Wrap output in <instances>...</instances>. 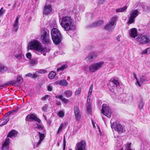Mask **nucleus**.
<instances>
[{"label":"nucleus","mask_w":150,"mask_h":150,"mask_svg":"<svg viewBox=\"0 0 150 150\" xmlns=\"http://www.w3.org/2000/svg\"><path fill=\"white\" fill-rule=\"evenodd\" d=\"M9 139H6L4 143L2 144V150H9Z\"/></svg>","instance_id":"obj_18"},{"label":"nucleus","mask_w":150,"mask_h":150,"mask_svg":"<svg viewBox=\"0 0 150 150\" xmlns=\"http://www.w3.org/2000/svg\"><path fill=\"white\" fill-rule=\"evenodd\" d=\"M64 94L67 98L71 97L72 94V91L70 90H66L64 91Z\"/></svg>","instance_id":"obj_24"},{"label":"nucleus","mask_w":150,"mask_h":150,"mask_svg":"<svg viewBox=\"0 0 150 150\" xmlns=\"http://www.w3.org/2000/svg\"><path fill=\"white\" fill-rule=\"evenodd\" d=\"M59 143H58L57 144V146H59Z\"/></svg>","instance_id":"obj_60"},{"label":"nucleus","mask_w":150,"mask_h":150,"mask_svg":"<svg viewBox=\"0 0 150 150\" xmlns=\"http://www.w3.org/2000/svg\"><path fill=\"white\" fill-rule=\"evenodd\" d=\"M41 38L42 42L45 44H48L50 43V38L49 32L47 30H44L42 32Z\"/></svg>","instance_id":"obj_9"},{"label":"nucleus","mask_w":150,"mask_h":150,"mask_svg":"<svg viewBox=\"0 0 150 150\" xmlns=\"http://www.w3.org/2000/svg\"><path fill=\"white\" fill-rule=\"evenodd\" d=\"M133 75L134 76V78L136 80H137V79H138L136 76V74L134 72L133 73Z\"/></svg>","instance_id":"obj_54"},{"label":"nucleus","mask_w":150,"mask_h":150,"mask_svg":"<svg viewBox=\"0 0 150 150\" xmlns=\"http://www.w3.org/2000/svg\"><path fill=\"white\" fill-rule=\"evenodd\" d=\"M4 85H1L0 86V89H2L4 87Z\"/></svg>","instance_id":"obj_59"},{"label":"nucleus","mask_w":150,"mask_h":150,"mask_svg":"<svg viewBox=\"0 0 150 150\" xmlns=\"http://www.w3.org/2000/svg\"><path fill=\"white\" fill-rule=\"evenodd\" d=\"M146 51H147V53L149 54L150 53V48H148L147 49Z\"/></svg>","instance_id":"obj_52"},{"label":"nucleus","mask_w":150,"mask_h":150,"mask_svg":"<svg viewBox=\"0 0 150 150\" xmlns=\"http://www.w3.org/2000/svg\"><path fill=\"white\" fill-rule=\"evenodd\" d=\"M55 83L64 86H67L69 84V83L65 80H62L56 81Z\"/></svg>","instance_id":"obj_20"},{"label":"nucleus","mask_w":150,"mask_h":150,"mask_svg":"<svg viewBox=\"0 0 150 150\" xmlns=\"http://www.w3.org/2000/svg\"><path fill=\"white\" fill-rule=\"evenodd\" d=\"M121 37V35H119L116 37V40L118 42H120V38Z\"/></svg>","instance_id":"obj_50"},{"label":"nucleus","mask_w":150,"mask_h":150,"mask_svg":"<svg viewBox=\"0 0 150 150\" xmlns=\"http://www.w3.org/2000/svg\"><path fill=\"white\" fill-rule=\"evenodd\" d=\"M104 63L103 62H100L91 64L88 67V70L90 72L93 73L103 67Z\"/></svg>","instance_id":"obj_7"},{"label":"nucleus","mask_w":150,"mask_h":150,"mask_svg":"<svg viewBox=\"0 0 150 150\" xmlns=\"http://www.w3.org/2000/svg\"><path fill=\"white\" fill-rule=\"evenodd\" d=\"M98 128L99 129V130H100V127L99 126H98Z\"/></svg>","instance_id":"obj_63"},{"label":"nucleus","mask_w":150,"mask_h":150,"mask_svg":"<svg viewBox=\"0 0 150 150\" xmlns=\"http://www.w3.org/2000/svg\"><path fill=\"white\" fill-rule=\"evenodd\" d=\"M136 40L140 45L146 44L150 42L149 36L144 34L139 35Z\"/></svg>","instance_id":"obj_5"},{"label":"nucleus","mask_w":150,"mask_h":150,"mask_svg":"<svg viewBox=\"0 0 150 150\" xmlns=\"http://www.w3.org/2000/svg\"><path fill=\"white\" fill-rule=\"evenodd\" d=\"M61 100L64 103H67L69 102V101H68V100H67L66 98H64L63 97V98Z\"/></svg>","instance_id":"obj_41"},{"label":"nucleus","mask_w":150,"mask_h":150,"mask_svg":"<svg viewBox=\"0 0 150 150\" xmlns=\"http://www.w3.org/2000/svg\"><path fill=\"white\" fill-rule=\"evenodd\" d=\"M92 125H93V127L94 128L95 127V124H94V122L93 121V120H92Z\"/></svg>","instance_id":"obj_56"},{"label":"nucleus","mask_w":150,"mask_h":150,"mask_svg":"<svg viewBox=\"0 0 150 150\" xmlns=\"http://www.w3.org/2000/svg\"><path fill=\"white\" fill-rule=\"evenodd\" d=\"M97 56V54L96 52H93L88 56L85 58V60L88 62H91L93 61Z\"/></svg>","instance_id":"obj_15"},{"label":"nucleus","mask_w":150,"mask_h":150,"mask_svg":"<svg viewBox=\"0 0 150 150\" xmlns=\"http://www.w3.org/2000/svg\"><path fill=\"white\" fill-rule=\"evenodd\" d=\"M10 4H8V6H10Z\"/></svg>","instance_id":"obj_64"},{"label":"nucleus","mask_w":150,"mask_h":150,"mask_svg":"<svg viewBox=\"0 0 150 150\" xmlns=\"http://www.w3.org/2000/svg\"><path fill=\"white\" fill-rule=\"evenodd\" d=\"M129 34L132 38H134L137 35V30L136 28H132L129 30Z\"/></svg>","instance_id":"obj_19"},{"label":"nucleus","mask_w":150,"mask_h":150,"mask_svg":"<svg viewBox=\"0 0 150 150\" xmlns=\"http://www.w3.org/2000/svg\"><path fill=\"white\" fill-rule=\"evenodd\" d=\"M17 135V132L15 130H13L10 131L8 133L7 137L12 138L15 137Z\"/></svg>","instance_id":"obj_21"},{"label":"nucleus","mask_w":150,"mask_h":150,"mask_svg":"<svg viewBox=\"0 0 150 150\" xmlns=\"http://www.w3.org/2000/svg\"><path fill=\"white\" fill-rule=\"evenodd\" d=\"M127 8V6H125L123 7L117 9L116 11L117 13L120 12H123L126 10Z\"/></svg>","instance_id":"obj_26"},{"label":"nucleus","mask_w":150,"mask_h":150,"mask_svg":"<svg viewBox=\"0 0 150 150\" xmlns=\"http://www.w3.org/2000/svg\"><path fill=\"white\" fill-rule=\"evenodd\" d=\"M17 81L18 83H22L23 81V79L20 76H18L17 78Z\"/></svg>","instance_id":"obj_34"},{"label":"nucleus","mask_w":150,"mask_h":150,"mask_svg":"<svg viewBox=\"0 0 150 150\" xmlns=\"http://www.w3.org/2000/svg\"><path fill=\"white\" fill-rule=\"evenodd\" d=\"M93 84H92L91 85V87L89 89L88 93V95L89 96H91V95L92 92V91L93 89Z\"/></svg>","instance_id":"obj_37"},{"label":"nucleus","mask_w":150,"mask_h":150,"mask_svg":"<svg viewBox=\"0 0 150 150\" xmlns=\"http://www.w3.org/2000/svg\"><path fill=\"white\" fill-rule=\"evenodd\" d=\"M60 23L62 26L66 31L74 30L75 29V27L74 25L72 20L69 16L63 17Z\"/></svg>","instance_id":"obj_3"},{"label":"nucleus","mask_w":150,"mask_h":150,"mask_svg":"<svg viewBox=\"0 0 150 150\" xmlns=\"http://www.w3.org/2000/svg\"><path fill=\"white\" fill-rule=\"evenodd\" d=\"M86 110L88 113L91 112V107L90 104H88L86 105Z\"/></svg>","instance_id":"obj_32"},{"label":"nucleus","mask_w":150,"mask_h":150,"mask_svg":"<svg viewBox=\"0 0 150 150\" xmlns=\"http://www.w3.org/2000/svg\"><path fill=\"white\" fill-rule=\"evenodd\" d=\"M37 60L34 59H32L30 62V64L31 65H33L38 63Z\"/></svg>","instance_id":"obj_30"},{"label":"nucleus","mask_w":150,"mask_h":150,"mask_svg":"<svg viewBox=\"0 0 150 150\" xmlns=\"http://www.w3.org/2000/svg\"><path fill=\"white\" fill-rule=\"evenodd\" d=\"M8 70L7 67L3 64H0V72L3 73Z\"/></svg>","instance_id":"obj_23"},{"label":"nucleus","mask_w":150,"mask_h":150,"mask_svg":"<svg viewBox=\"0 0 150 150\" xmlns=\"http://www.w3.org/2000/svg\"><path fill=\"white\" fill-rule=\"evenodd\" d=\"M46 72V71L44 69H41L39 71V73L41 74H44Z\"/></svg>","instance_id":"obj_46"},{"label":"nucleus","mask_w":150,"mask_h":150,"mask_svg":"<svg viewBox=\"0 0 150 150\" xmlns=\"http://www.w3.org/2000/svg\"><path fill=\"white\" fill-rule=\"evenodd\" d=\"M66 144V141L65 140V139L64 138V144H63V150H65V149Z\"/></svg>","instance_id":"obj_48"},{"label":"nucleus","mask_w":150,"mask_h":150,"mask_svg":"<svg viewBox=\"0 0 150 150\" xmlns=\"http://www.w3.org/2000/svg\"><path fill=\"white\" fill-rule=\"evenodd\" d=\"M142 54H147V51H146V49H145L144 50L143 52H142Z\"/></svg>","instance_id":"obj_51"},{"label":"nucleus","mask_w":150,"mask_h":150,"mask_svg":"<svg viewBox=\"0 0 150 150\" xmlns=\"http://www.w3.org/2000/svg\"><path fill=\"white\" fill-rule=\"evenodd\" d=\"M139 81L141 83H143L148 81L146 77L144 76H142L140 78Z\"/></svg>","instance_id":"obj_25"},{"label":"nucleus","mask_w":150,"mask_h":150,"mask_svg":"<svg viewBox=\"0 0 150 150\" xmlns=\"http://www.w3.org/2000/svg\"><path fill=\"white\" fill-rule=\"evenodd\" d=\"M137 80V82H136V84L137 83L138 84V85H139V86L140 87L141 85H140L139 82L138 81V79H137V80Z\"/></svg>","instance_id":"obj_55"},{"label":"nucleus","mask_w":150,"mask_h":150,"mask_svg":"<svg viewBox=\"0 0 150 150\" xmlns=\"http://www.w3.org/2000/svg\"><path fill=\"white\" fill-rule=\"evenodd\" d=\"M49 96L47 95H46L44 96V97H42L41 100H46L47 98H48Z\"/></svg>","instance_id":"obj_40"},{"label":"nucleus","mask_w":150,"mask_h":150,"mask_svg":"<svg viewBox=\"0 0 150 150\" xmlns=\"http://www.w3.org/2000/svg\"><path fill=\"white\" fill-rule=\"evenodd\" d=\"M74 111L75 120L76 121H79L81 118V115L80 110L77 106L74 107Z\"/></svg>","instance_id":"obj_13"},{"label":"nucleus","mask_w":150,"mask_h":150,"mask_svg":"<svg viewBox=\"0 0 150 150\" xmlns=\"http://www.w3.org/2000/svg\"><path fill=\"white\" fill-rule=\"evenodd\" d=\"M91 96L89 95H88L87 97V102L88 104H90V102Z\"/></svg>","instance_id":"obj_45"},{"label":"nucleus","mask_w":150,"mask_h":150,"mask_svg":"<svg viewBox=\"0 0 150 150\" xmlns=\"http://www.w3.org/2000/svg\"><path fill=\"white\" fill-rule=\"evenodd\" d=\"M69 78H70V77H69L68 76V77H67V79H69Z\"/></svg>","instance_id":"obj_62"},{"label":"nucleus","mask_w":150,"mask_h":150,"mask_svg":"<svg viewBox=\"0 0 150 150\" xmlns=\"http://www.w3.org/2000/svg\"><path fill=\"white\" fill-rule=\"evenodd\" d=\"M112 82L115 84L116 86H119V83L118 81L117 80L114 79L112 81Z\"/></svg>","instance_id":"obj_39"},{"label":"nucleus","mask_w":150,"mask_h":150,"mask_svg":"<svg viewBox=\"0 0 150 150\" xmlns=\"http://www.w3.org/2000/svg\"><path fill=\"white\" fill-rule=\"evenodd\" d=\"M67 66L66 65H63L61 66V67L57 69V71H59L63 70L64 69L67 67Z\"/></svg>","instance_id":"obj_28"},{"label":"nucleus","mask_w":150,"mask_h":150,"mask_svg":"<svg viewBox=\"0 0 150 150\" xmlns=\"http://www.w3.org/2000/svg\"><path fill=\"white\" fill-rule=\"evenodd\" d=\"M52 87L51 85H49L47 86V90L49 91H51L52 90Z\"/></svg>","instance_id":"obj_47"},{"label":"nucleus","mask_w":150,"mask_h":150,"mask_svg":"<svg viewBox=\"0 0 150 150\" xmlns=\"http://www.w3.org/2000/svg\"><path fill=\"white\" fill-rule=\"evenodd\" d=\"M55 76V73L53 71H52L49 74L48 77L50 79H52L54 78Z\"/></svg>","instance_id":"obj_27"},{"label":"nucleus","mask_w":150,"mask_h":150,"mask_svg":"<svg viewBox=\"0 0 150 150\" xmlns=\"http://www.w3.org/2000/svg\"><path fill=\"white\" fill-rule=\"evenodd\" d=\"M118 19V17L115 16L110 19L109 23L105 26V28L108 30H111L113 29L116 24V22Z\"/></svg>","instance_id":"obj_8"},{"label":"nucleus","mask_w":150,"mask_h":150,"mask_svg":"<svg viewBox=\"0 0 150 150\" xmlns=\"http://www.w3.org/2000/svg\"><path fill=\"white\" fill-rule=\"evenodd\" d=\"M64 112L62 111H60L58 113V115L60 117H64Z\"/></svg>","instance_id":"obj_36"},{"label":"nucleus","mask_w":150,"mask_h":150,"mask_svg":"<svg viewBox=\"0 0 150 150\" xmlns=\"http://www.w3.org/2000/svg\"><path fill=\"white\" fill-rule=\"evenodd\" d=\"M86 144L85 141L82 140L81 142L77 143L75 147L76 150H86Z\"/></svg>","instance_id":"obj_12"},{"label":"nucleus","mask_w":150,"mask_h":150,"mask_svg":"<svg viewBox=\"0 0 150 150\" xmlns=\"http://www.w3.org/2000/svg\"><path fill=\"white\" fill-rule=\"evenodd\" d=\"M29 116L30 119L33 120L38 122L36 123V126L35 127L38 129L40 131L38 132V134L36 135L34 138L33 141V148H35L38 146L44 139L45 137V129L40 124V120L35 115L31 114Z\"/></svg>","instance_id":"obj_1"},{"label":"nucleus","mask_w":150,"mask_h":150,"mask_svg":"<svg viewBox=\"0 0 150 150\" xmlns=\"http://www.w3.org/2000/svg\"><path fill=\"white\" fill-rule=\"evenodd\" d=\"M63 97V96L62 95H58L55 96V97L57 99H59L61 100Z\"/></svg>","instance_id":"obj_43"},{"label":"nucleus","mask_w":150,"mask_h":150,"mask_svg":"<svg viewBox=\"0 0 150 150\" xmlns=\"http://www.w3.org/2000/svg\"><path fill=\"white\" fill-rule=\"evenodd\" d=\"M15 57L18 60H20L22 58V51L19 49L16 50L14 53Z\"/></svg>","instance_id":"obj_17"},{"label":"nucleus","mask_w":150,"mask_h":150,"mask_svg":"<svg viewBox=\"0 0 150 150\" xmlns=\"http://www.w3.org/2000/svg\"><path fill=\"white\" fill-rule=\"evenodd\" d=\"M38 75L36 74V72L35 73L33 74L32 75V78L33 79H35L38 78Z\"/></svg>","instance_id":"obj_44"},{"label":"nucleus","mask_w":150,"mask_h":150,"mask_svg":"<svg viewBox=\"0 0 150 150\" xmlns=\"http://www.w3.org/2000/svg\"><path fill=\"white\" fill-rule=\"evenodd\" d=\"M140 13L138 9L132 10L129 13V16L127 23L131 24L134 21V19Z\"/></svg>","instance_id":"obj_10"},{"label":"nucleus","mask_w":150,"mask_h":150,"mask_svg":"<svg viewBox=\"0 0 150 150\" xmlns=\"http://www.w3.org/2000/svg\"><path fill=\"white\" fill-rule=\"evenodd\" d=\"M52 39L54 44L58 45L61 42L62 36L61 33L57 29L53 28L51 31Z\"/></svg>","instance_id":"obj_4"},{"label":"nucleus","mask_w":150,"mask_h":150,"mask_svg":"<svg viewBox=\"0 0 150 150\" xmlns=\"http://www.w3.org/2000/svg\"><path fill=\"white\" fill-rule=\"evenodd\" d=\"M44 117H45V119L47 120V117L45 116H44Z\"/></svg>","instance_id":"obj_61"},{"label":"nucleus","mask_w":150,"mask_h":150,"mask_svg":"<svg viewBox=\"0 0 150 150\" xmlns=\"http://www.w3.org/2000/svg\"><path fill=\"white\" fill-rule=\"evenodd\" d=\"M103 23V20H99L93 23L91 25V27H95L97 26L100 25Z\"/></svg>","instance_id":"obj_22"},{"label":"nucleus","mask_w":150,"mask_h":150,"mask_svg":"<svg viewBox=\"0 0 150 150\" xmlns=\"http://www.w3.org/2000/svg\"><path fill=\"white\" fill-rule=\"evenodd\" d=\"M18 110V108H16L14 110H12L10 112H8L6 114H8V115H10L11 114H13L14 112H17Z\"/></svg>","instance_id":"obj_33"},{"label":"nucleus","mask_w":150,"mask_h":150,"mask_svg":"<svg viewBox=\"0 0 150 150\" xmlns=\"http://www.w3.org/2000/svg\"><path fill=\"white\" fill-rule=\"evenodd\" d=\"M138 106L139 108V109L140 110H141L143 107L144 104L142 101V100H140L138 103Z\"/></svg>","instance_id":"obj_29"},{"label":"nucleus","mask_w":150,"mask_h":150,"mask_svg":"<svg viewBox=\"0 0 150 150\" xmlns=\"http://www.w3.org/2000/svg\"><path fill=\"white\" fill-rule=\"evenodd\" d=\"M34 49L42 53L44 56L46 53L49 52V50L46 47H42L40 43L37 40H34L29 43L28 46V50Z\"/></svg>","instance_id":"obj_2"},{"label":"nucleus","mask_w":150,"mask_h":150,"mask_svg":"<svg viewBox=\"0 0 150 150\" xmlns=\"http://www.w3.org/2000/svg\"><path fill=\"white\" fill-rule=\"evenodd\" d=\"M52 10V6L50 4H47L46 3L44 7L43 14L47 15L51 12Z\"/></svg>","instance_id":"obj_14"},{"label":"nucleus","mask_w":150,"mask_h":150,"mask_svg":"<svg viewBox=\"0 0 150 150\" xmlns=\"http://www.w3.org/2000/svg\"><path fill=\"white\" fill-rule=\"evenodd\" d=\"M102 113L109 118L110 117L112 113L110 107L106 104H103L102 105Z\"/></svg>","instance_id":"obj_11"},{"label":"nucleus","mask_w":150,"mask_h":150,"mask_svg":"<svg viewBox=\"0 0 150 150\" xmlns=\"http://www.w3.org/2000/svg\"><path fill=\"white\" fill-rule=\"evenodd\" d=\"M56 104L57 105H59L61 104V103L59 102H58L56 103Z\"/></svg>","instance_id":"obj_58"},{"label":"nucleus","mask_w":150,"mask_h":150,"mask_svg":"<svg viewBox=\"0 0 150 150\" xmlns=\"http://www.w3.org/2000/svg\"><path fill=\"white\" fill-rule=\"evenodd\" d=\"M64 126V124L63 123H62L61 124L58 130L57 134H58L59 132L62 130Z\"/></svg>","instance_id":"obj_38"},{"label":"nucleus","mask_w":150,"mask_h":150,"mask_svg":"<svg viewBox=\"0 0 150 150\" xmlns=\"http://www.w3.org/2000/svg\"><path fill=\"white\" fill-rule=\"evenodd\" d=\"M47 107L46 105H45L42 108V109L44 111H45L47 109Z\"/></svg>","instance_id":"obj_49"},{"label":"nucleus","mask_w":150,"mask_h":150,"mask_svg":"<svg viewBox=\"0 0 150 150\" xmlns=\"http://www.w3.org/2000/svg\"><path fill=\"white\" fill-rule=\"evenodd\" d=\"M83 69L85 71H87L88 70V68L86 66L84 67L83 68Z\"/></svg>","instance_id":"obj_57"},{"label":"nucleus","mask_w":150,"mask_h":150,"mask_svg":"<svg viewBox=\"0 0 150 150\" xmlns=\"http://www.w3.org/2000/svg\"><path fill=\"white\" fill-rule=\"evenodd\" d=\"M20 16V15H18L13 23L12 30L16 32L19 27V20Z\"/></svg>","instance_id":"obj_16"},{"label":"nucleus","mask_w":150,"mask_h":150,"mask_svg":"<svg viewBox=\"0 0 150 150\" xmlns=\"http://www.w3.org/2000/svg\"><path fill=\"white\" fill-rule=\"evenodd\" d=\"M81 88H79L76 90V91L75 93V95H78L80 93H81Z\"/></svg>","instance_id":"obj_35"},{"label":"nucleus","mask_w":150,"mask_h":150,"mask_svg":"<svg viewBox=\"0 0 150 150\" xmlns=\"http://www.w3.org/2000/svg\"><path fill=\"white\" fill-rule=\"evenodd\" d=\"M9 120V119L8 118L6 119L2 120L1 122V125H6L8 122Z\"/></svg>","instance_id":"obj_31"},{"label":"nucleus","mask_w":150,"mask_h":150,"mask_svg":"<svg viewBox=\"0 0 150 150\" xmlns=\"http://www.w3.org/2000/svg\"><path fill=\"white\" fill-rule=\"evenodd\" d=\"M26 56L28 59H30L31 57V54L30 52L27 53L26 54Z\"/></svg>","instance_id":"obj_42"},{"label":"nucleus","mask_w":150,"mask_h":150,"mask_svg":"<svg viewBox=\"0 0 150 150\" xmlns=\"http://www.w3.org/2000/svg\"><path fill=\"white\" fill-rule=\"evenodd\" d=\"M31 76H32V74L30 73H29L25 74V76H26L30 77Z\"/></svg>","instance_id":"obj_53"},{"label":"nucleus","mask_w":150,"mask_h":150,"mask_svg":"<svg viewBox=\"0 0 150 150\" xmlns=\"http://www.w3.org/2000/svg\"><path fill=\"white\" fill-rule=\"evenodd\" d=\"M111 127L113 129L120 134L124 133L125 131V127L121 125L118 122H113L111 125Z\"/></svg>","instance_id":"obj_6"}]
</instances>
